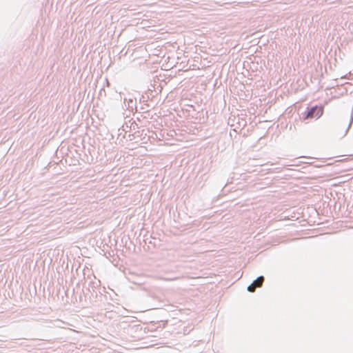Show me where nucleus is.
<instances>
[{"label": "nucleus", "mask_w": 353, "mask_h": 353, "mask_svg": "<svg viewBox=\"0 0 353 353\" xmlns=\"http://www.w3.org/2000/svg\"><path fill=\"white\" fill-rule=\"evenodd\" d=\"M256 288H258V286L254 283L252 282L248 286L247 290L250 292H254Z\"/></svg>", "instance_id": "obj_8"}, {"label": "nucleus", "mask_w": 353, "mask_h": 353, "mask_svg": "<svg viewBox=\"0 0 353 353\" xmlns=\"http://www.w3.org/2000/svg\"><path fill=\"white\" fill-rule=\"evenodd\" d=\"M124 103H125V105L127 107L128 110H129L130 111H133L134 109H135L136 110H137V99L136 98H134V99L125 98Z\"/></svg>", "instance_id": "obj_4"}, {"label": "nucleus", "mask_w": 353, "mask_h": 353, "mask_svg": "<svg viewBox=\"0 0 353 353\" xmlns=\"http://www.w3.org/2000/svg\"><path fill=\"white\" fill-rule=\"evenodd\" d=\"M150 97L148 95H142L139 99V102L141 104L140 109L143 111V113L145 114L149 112L148 108L151 105L148 103Z\"/></svg>", "instance_id": "obj_3"}, {"label": "nucleus", "mask_w": 353, "mask_h": 353, "mask_svg": "<svg viewBox=\"0 0 353 353\" xmlns=\"http://www.w3.org/2000/svg\"><path fill=\"white\" fill-rule=\"evenodd\" d=\"M352 122H353V109H352V113H351V116H350V121H349L348 126H347V128L344 134L343 135V137H345L347 134V132L349 131L350 128L352 126Z\"/></svg>", "instance_id": "obj_7"}, {"label": "nucleus", "mask_w": 353, "mask_h": 353, "mask_svg": "<svg viewBox=\"0 0 353 353\" xmlns=\"http://www.w3.org/2000/svg\"><path fill=\"white\" fill-rule=\"evenodd\" d=\"M134 134H129L128 135V138H127V140L130 141H132L134 140Z\"/></svg>", "instance_id": "obj_9"}, {"label": "nucleus", "mask_w": 353, "mask_h": 353, "mask_svg": "<svg viewBox=\"0 0 353 353\" xmlns=\"http://www.w3.org/2000/svg\"><path fill=\"white\" fill-rule=\"evenodd\" d=\"M128 128L135 130L136 129L139 128L138 124H137L135 122H133L130 126H128V125H126L125 127L123 126V131L125 132L124 134L123 135V138L124 139L126 137V132Z\"/></svg>", "instance_id": "obj_5"}, {"label": "nucleus", "mask_w": 353, "mask_h": 353, "mask_svg": "<svg viewBox=\"0 0 353 353\" xmlns=\"http://www.w3.org/2000/svg\"><path fill=\"white\" fill-rule=\"evenodd\" d=\"M323 113V108L321 106L314 105L307 107L306 110L301 113L300 116L301 120L307 123L312 119H318Z\"/></svg>", "instance_id": "obj_1"}, {"label": "nucleus", "mask_w": 353, "mask_h": 353, "mask_svg": "<svg viewBox=\"0 0 353 353\" xmlns=\"http://www.w3.org/2000/svg\"><path fill=\"white\" fill-rule=\"evenodd\" d=\"M264 281L265 277L263 276H259L255 280L253 281V283H254L258 286V288H260L262 286Z\"/></svg>", "instance_id": "obj_6"}, {"label": "nucleus", "mask_w": 353, "mask_h": 353, "mask_svg": "<svg viewBox=\"0 0 353 353\" xmlns=\"http://www.w3.org/2000/svg\"><path fill=\"white\" fill-rule=\"evenodd\" d=\"M106 84H107V86H110V83H109V81L108 80H106Z\"/></svg>", "instance_id": "obj_10"}, {"label": "nucleus", "mask_w": 353, "mask_h": 353, "mask_svg": "<svg viewBox=\"0 0 353 353\" xmlns=\"http://www.w3.org/2000/svg\"><path fill=\"white\" fill-rule=\"evenodd\" d=\"M101 285V281L99 280L94 281H90L88 284V287L87 288V290L90 293L91 296L97 298L98 296V291L97 288L99 287ZM99 293L101 294V292H99Z\"/></svg>", "instance_id": "obj_2"}]
</instances>
